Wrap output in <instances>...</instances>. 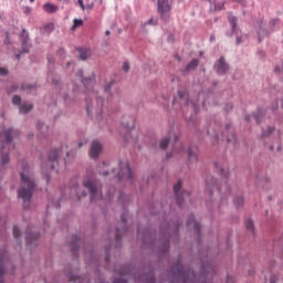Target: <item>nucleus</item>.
Segmentation results:
<instances>
[{"instance_id":"nucleus-1","label":"nucleus","mask_w":283,"mask_h":283,"mask_svg":"<svg viewBox=\"0 0 283 283\" xmlns=\"http://www.w3.org/2000/svg\"><path fill=\"white\" fill-rule=\"evenodd\" d=\"M21 177V187L18 190V198L23 200V208L30 209V200H32V193L34 191V187L36 184L33 181L32 177H30V172L28 171V164L22 165Z\"/></svg>"},{"instance_id":"nucleus-2","label":"nucleus","mask_w":283,"mask_h":283,"mask_svg":"<svg viewBox=\"0 0 283 283\" xmlns=\"http://www.w3.org/2000/svg\"><path fill=\"white\" fill-rule=\"evenodd\" d=\"M19 134L17 130L9 128L7 130L0 132V143L2 144V157H1V165H8L10 163V155L6 150L7 147L12 143V137Z\"/></svg>"},{"instance_id":"nucleus-3","label":"nucleus","mask_w":283,"mask_h":283,"mask_svg":"<svg viewBox=\"0 0 283 283\" xmlns=\"http://www.w3.org/2000/svg\"><path fill=\"white\" fill-rule=\"evenodd\" d=\"M86 112L90 114H98L101 116L103 114V97H97L95 92L91 93V99L86 98Z\"/></svg>"},{"instance_id":"nucleus-4","label":"nucleus","mask_w":283,"mask_h":283,"mask_svg":"<svg viewBox=\"0 0 283 283\" xmlns=\"http://www.w3.org/2000/svg\"><path fill=\"white\" fill-rule=\"evenodd\" d=\"M83 187H85V189L90 191L91 202H94V200H98V198L103 199V195L98 191V187L96 186V180H94V177H84Z\"/></svg>"},{"instance_id":"nucleus-5","label":"nucleus","mask_w":283,"mask_h":283,"mask_svg":"<svg viewBox=\"0 0 283 283\" xmlns=\"http://www.w3.org/2000/svg\"><path fill=\"white\" fill-rule=\"evenodd\" d=\"M114 176H117L119 181L126 180V182H132V178H134V174L132 172V168H129V163L124 161L119 163L118 170L113 169Z\"/></svg>"},{"instance_id":"nucleus-6","label":"nucleus","mask_w":283,"mask_h":283,"mask_svg":"<svg viewBox=\"0 0 283 283\" xmlns=\"http://www.w3.org/2000/svg\"><path fill=\"white\" fill-rule=\"evenodd\" d=\"M125 142L132 145L136 144L138 140V130L134 128V118H130V125L128 123L124 124Z\"/></svg>"},{"instance_id":"nucleus-7","label":"nucleus","mask_w":283,"mask_h":283,"mask_svg":"<svg viewBox=\"0 0 283 283\" xmlns=\"http://www.w3.org/2000/svg\"><path fill=\"white\" fill-rule=\"evenodd\" d=\"M180 189H182V180H178L176 185L174 186V192L176 196V201L179 207H182V201L186 198H189V192L184 191L180 193Z\"/></svg>"},{"instance_id":"nucleus-8","label":"nucleus","mask_w":283,"mask_h":283,"mask_svg":"<svg viewBox=\"0 0 283 283\" xmlns=\"http://www.w3.org/2000/svg\"><path fill=\"white\" fill-rule=\"evenodd\" d=\"M158 12L164 21H167L169 19V12H171V4L168 0H158Z\"/></svg>"},{"instance_id":"nucleus-9","label":"nucleus","mask_w":283,"mask_h":283,"mask_svg":"<svg viewBox=\"0 0 283 283\" xmlns=\"http://www.w3.org/2000/svg\"><path fill=\"white\" fill-rule=\"evenodd\" d=\"M63 154V150H53L50 153L48 158V164L45 169H55L56 165H59V157Z\"/></svg>"},{"instance_id":"nucleus-10","label":"nucleus","mask_w":283,"mask_h":283,"mask_svg":"<svg viewBox=\"0 0 283 283\" xmlns=\"http://www.w3.org/2000/svg\"><path fill=\"white\" fill-rule=\"evenodd\" d=\"M101 151H103V146L101 145V143L94 140L90 149L91 158H98Z\"/></svg>"},{"instance_id":"nucleus-11","label":"nucleus","mask_w":283,"mask_h":283,"mask_svg":"<svg viewBox=\"0 0 283 283\" xmlns=\"http://www.w3.org/2000/svg\"><path fill=\"white\" fill-rule=\"evenodd\" d=\"M76 76H77L78 81H81V83H83V85H85V87H87V85H93L94 83H96V76L94 74H92L91 77H88V78H84L82 70H80L76 73Z\"/></svg>"},{"instance_id":"nucleus-12","label":"nucleus","mask_w":283,"mask_h":283,"mask_svg":"<svg viewBox=\"0 0 283 283\" xmlns=\"http://www.w3.org/2000/svg\"><path fill=\"white\" fill-rule=\"evenodd\" d=\"M213 189H216V191L218 192L222 191V188L218 187V182L216 181V179L210 177V179L207 180V191L210 198L211 196H213Z\"/></svg>"},{"instance_id":"nucleus-13","label":"nucleus","mask_w":283,"mask_h":283,"mask_svg":"<svg viewBox=\"0 0 283 283\" xmlns=\"http://www.w3.org/2000/svg\"><path fill=\"white\" fill-rule=\"evenodd\" d=\"M187 227L188 229H193L195 233L200 235V223L196 221V217H193V214L188 218Z\"/></svg>"},{"instance_id":"nucleus-14","label":"nucleus","mask_w":283,"mask_h":283,"mask_svg":"<svg viewBox=\"0 0 283 283\" xmlns=\"http://www.w3.org/2000/svg\"><path fill=\"white\" fill-rule=\"evenodd\" d=\"M171 138L174 143H178V136H176V134L174 133H170L168 137H165L160 140V144H159L160 149H167V147H169V143H171Z\"/></svg>"},{"instance_id":"nucleus-15","label":"nucleus","mask_w":283,"mask_h":283,"mask_svg":"<svg viewBox=\"0 0 283 283\" xmlns=\"http://www.w3.org/2000/svg\"><path fill=\"white\" fill-rule=\"evenodd\" d=\"M223 136H227V143H237L238 140V138H235V133H233V127H231V124H227Z\"/></svg>"},{"instance_id":"nucleus-16","label":"nucleus","mask_w":283,"mask_h":283,"mask_svg":"<svg viewBox=\"0 0 283 283\" xmlns=\"http://www.w3.org/2000/svg\"><path fill=\"white\" fill-rule=\"evenodd\" d=\"M217 72L218 74H227V72H229V65L224 61V57H220L219 62L217 63Z\"/></svg>"},{"instance_id":"nucleus-17","label":"nucleus","mask_w":283,"mask_h":283,"mask_svg":"<svg viewBox=\"0 0 283 283\" xmlns=\"http://www.w3.org/2000/svg\"><path fill=\"white\" fill-rule=\"evenodd\" d=\"M228 21L232 28V32L235 33V30H238V18L230 13L228 17Z\"/></svg>"},{"instance_id":"nucleus-18","label":"nucleus","mask_w":283,"mask_h":283,"mask_svg":"<svg viewBox=\"0 0 283 283\" xmlns=\"http://www.w3.org/2000/svg\"><path fill=\"white\" fill-rule=\"evenodd\" d=\"M44 12H48L49 14H54L59 10V8L52 3H45L43 4Z\"/></svg>"},{"instance_id":"nucleus-19","label":"nucleus","mask_w":283,"mask_h":283,"mask_svg":"<svg viewBox=\"0 0 283 283\" xmlns=\"http://www.w3.org/2000/svg\"><path fill=\"white\" fill-rule=\"evenodd\" d=\"M92 56V51L90 49H81L80 50V59L81 61H87Z\"/></svg>"},{"instance_id":"nucleus-20","label":"nucleus","mask_w":283,"mask_h":283,"mask_svg":"<svg viewBox=\"0 0 283 283\" xmlns=\"http://www.w3.org/2000/svg\"><path fill=\"white\" fill-rule=\"evenodd\" d=\"M34 240H39V234L38 233H30L27 231V244H32Z\"/></svg>"},{"instance_id":"nucleus-21","label":"nucleus","mask_w":283,"mask_h":283,"mask_svg":"<svg viewBox=\"0 0 283 283\" xmlns=\"http://www.w3.org/2000/svg\"><path fill=\"white\" fill-rule=\"evenodd\" d=\"M31 109H32V104L24 103L23 105L20 106V114H28V112H31Z\"/></svg>"},{"instance_id":"nucleus-22","label":"nucleus","mask_w":283,"mask_h":283,"mask_svg":"<svg viewBox=\"0 0 283 283\" xmlns=\"http://www.w3.org/2000/svg\"><path fill=\"white\" fill-rule=\"evenodd\" d=\"M199 61L198 60H192L187 66H186V72H191V70H196V67H198L199 65Z\"/></svg>"},{"instance_id":"nucleus-23","label":"nucleus","mask_w":283,"mask_h":283,"mask_svg":"<svg viewBox=\"0 0 283 283\" xmlns=\"http://www.w3.org/2000/svg\"><path fill=\"white\" fill-rule=\"evenodd\" d=\"M188 158L189 160L197 161L198 160V153H196L193 149H188Z\"/></svg>"},{"instance_id":"nucleus-24","label":"nucleus","mask_w":283,"mask_h":283,"mask_svg":"<svg viewBox=\"0 0 283 283\" xmlns=\"http://www.w3.org/2000/svg\"><path fill=\"white\" fill-rule=\"evenodd\" d=\"M6 260V252L0 253V277H3V274L6 273L3 271V261Z\"/></svg>"},{"instance_id":"nucleus-25","label":"nucleus","mask_w":283,"mask_h":283,"mask_svg":"<svg viewBox=\"0 0 283 283\" xmlns=\"http://www.w3.org/2000/svg\"><path fill=\"white\" fill-rule=\"evenodd\" d=\"M43 31L45 32V34H50L51 32H53L54 31V23H52V22L46 23L43 27Z\"/></svg>"},{"instance_id":"nucleus-26","label":"nucleus","mask_w":283,"mask_h":283,"mask_svg":"<svg viewBox=\"0 0 283 283\" xmlns=\"http://www.w3.org/2000/svg\"><path fill=\"white\" fill-rule=\"evenodd\" d=\"M71 192L75 193L77 200H81V190L78 189V185L72 186Z\"/></svg>"},{"instance_id":"nucleus-27","label":"nucleus","mask_w":283,"mask_h":283,"mask_svg":"<svg viewBox=\"0 0 283 283\" xmlns=\"http://www.w3.org/2000/svg\"><path fill=\"white\" fill-rule=\"evenodd\" d=\"M85 280H83V277L81 276H76V275H71L70 276V283H84Z\"/></svg>"},{"instance_id":"nucleus-28","label":"nucleus","mask_w":283,"mask_h":283,"mask_svg":"<svg viewBox=\"0 0 283 283\" xmlns=\"http://www.w3.org/2000/svg\"><path fill=\"white\" fill-rule=\"evenodd\" d=\"M216 168L220 169L221 176H223L224 178H227V176H229V170L226 169L224 166H220L219 164H216Z\"/></svg>"},{"instance_id":"nucleus-29","label":"nucleus","mask_w":283,"mask_h":283,"mask_svg":"<svg viewBox=\"0 0 283 283\" xmlns=\"http://www.w3.org/2000/svg\"><path fill=\"white\" fill-rule=\"evenodd\" d=\"M187 107H190V109H192V112H198V105L196 103H193V101H187L186 102Z\"/></svg>"},{"instance_id":"nucleus-30","label":"nucleus","mask_w":283,"mask_h":283,"mask_svg":"<svg viewBox=\"0 0 283 283\" xmlns=\"http://www.w3.org/2000/svg\"><path fill=\"white\" fill-rule=\"evenodd\" d=\"M76 242H78V235H73L72 237V244H73L72 251L73 252L78 250V244H76Z\"/></svg>"},{"instance_id":"nucleus-31","label":"nucleus","mask_w":283,"mask_h":283,"mask_svg":"<svg viewBox=\"0 0 283 283\" xmlns=\"http://www.w3.org/2000/svg\"><path fill=\"white\" fill-rule=\"evenodd\" d=\"M81 25H83V20L75 19V20L73 21L72 30H76V28H81Z\"/></svg>"},{"instance_id":"nucleus-32","label":"nucleus","mask_w":283,"mask_h":283,"mask_svg":"<svg viewBox=\"0 0 283 283\" xmlns=\"http://www.w3.org/2000/svg\"><path fill=\"white\" fill-rule=\"evenodd\" d=\"M13 237H14L15 239L21 238V231L19 230V228H18L17 226L13 227Z\"/></svg>"},{"instance_id":"nucleus-33","label":"nucleus","mask_w":283,"mask_h":283,"mask_svg":"<svg viewBox=\"0 0 283 283\" xmlns=\"http://www.w3.org/2000/svg\"><path fill=\"white\" fill-rule=\"evenodd\" d=\"M245 227L249 229V231H253V221L251 219H248L245 221Z\"/></svg>"},{"instance_id":"nucleus-34","label":"nucleus","mask_w":283,"mask_h":283,"mask_svg":"<svg viewBox=\"0 0 283 283\" xmlns=\"http://www.w3.org/2000/svg\"><path fill=\"white\" fill-rule=\"evenodd\" d=\"M244 199L242 197L237 198L234 201L235 207H242Z\"/></svg>"},{"instance_id":"nucleus-35","label":"nucleus","mask_w":283,"mask_h":283,"mask_svg":"<svg viewBox=\"0 0 283 283\" xmlns=\"http://www.w3.org/2000/svg\"><path fill=\"white\" fill-rule=\"evenodd\" d=\"M12 103L13 105H21V96H18V95L13 96Z\"/></svg>"},{"instance_id":"nucleus-36","label":"nucleus","mask_w":283,"mask_h":283,"mask_svg":"<svg viewBox=\"0 0 283 283\" xmlns=\"http://www.w3.org/2000/svg\"><path fill=\"white\" fill-rule=\"evenodd\" d=\"M145 283H156V279L154 277V274L150 273V275L146 277Z\"/></svg>"},{"instance_id":"nucleus-37","label":"nucleus","mask_w":283,"mask_h":283,"mask_svg":"<svg viewBox=\"0 0 283 283\" xmlns=\"http://www.w3.org/2000/svg\"><path fill=\"white\" fill-rule=\"evenodd\" d=\"M146 25H158V20L151 18L150 20L147 21Z\"/></svg>"},{"instance_id":"nucleus-38","label":"nucleus","mask_w":283,"mask_h":283,"mask_svg":"<svg viewBox=\"0 0 283 283\" xmlns=\"http://www.w3.org/2000/svg\"><path fill=\"white\" fill-rule=\"evenodd\" d=\"M22 45H23L22 53L28 54V52H30V50L25 49V45H28V40H24V41L22 42Z\"/></svg>"},{"instance_id":"nucleus-39","label":"nucleus","mask_w":283,"mask_h":283,"mask_svg":"<svg viewBox=\"0 0 283 283\" xmlns=\"http://www.w3.org/2000/svg\"><path fill=\"white\" fill-rule=\"evenodd\" d=\"M0 76H8V70L0 67Z\"/></svg>"},{"instance_id":"nucleus-40","label":"nucleus","mask_w":283,"mask_h":283,"mask_svg":"<svg viewBox=\"0 0 283 283\" xmlns=\"http://www.w3.org/2000/svg\"><path fill=\"white\" fill-rule=\"evenodd\" d=\"M274 129L275 128L273 126L268 127V134L263 133V136H269V134H273Z\"/></svg>"},{"instance_id":"nucleus-41","label":"nucleus","mask_w":283,"mask_h":283,"mask_svg":"<svg viewBox=\"0 0 283 283\" xmlns=\"http://www.w3.org/2000/svg\"><path fill=\"white\" fill-rule=\"evenodd\" d=\"M185 96H187V92H185V91H178V97H179V98H185Z\"/></svg>"},{"instance_id":"nucleus-42","label":"nucleus","mask_w":283,"mask_h":283,"mask_svg":"<svg viewBox=\"0 0 283 283\" xmlns=\"http://www.w3.org/2000/svg\"><path fill=\"white\" fill-rule=\"evenodd\" d=\"M123 70H124V72H129V63L124 62Z\"/></svg>"},{"instance_id":"nucleus-43","label":"nucleus","mask_w":283,"mask_h":283,"mask_svg":"<svg viewBox=\"0 0 283 283\" xmlns=\"http://www.w3.org/2000/svg\"><path fill=\"white\" fill-rule=\"evenodd\" d=\"M115 240H120V229H116Z\"/></svg>"},{"instance_id":"nucleus-44","label":"nucleus","mask_w":283,"mask_h":283,"mask_svg":"<svg viewBox=\"0 0 283 283\" xmlns=\"http://www.w3.org/2000/svg\"><path fill=\"white\" fill-rule=\"evenodd\" d=\"M113 283H127L125 279H115Z\"/></svg>"},{"instance_id":"nucleus-45","label":"nucleus","mask_w":283,"mask_h":283,"mask_svg":"<svg viewBox=\"0 0 283 283\" xmlns=\"http://www.w3.org/2000/svg\"><path fill=\"white\" fill-rule=\"evenodd\" d=\"M78 6L81 7L82 10H85V4L83 3V0H77Z\"/></svg>"},{"instance_id":"nucleus-46","label":"nucleus","mask_w":283,"mask_h":283,"mask_svg":"<svg viewBox=\"0 0 283 283\" xmlns=\"http://www.w3.org/2000/svg\"><path fill=\"white\" fill-rule=\"evenodd\" d=\"M4 43H6V44L10 43V34H9L8 32L6 33Z\"/></svg>"},{"instance_id":"nucleus-47","label":"nucleus","mask_w":283,"mask_h":283,"mask_svg":"<svg viewBox=\"0 0 283 283\" xmlns=\"http://www.w3.org/2000/svg\"><path fill=\"white\" fill-rule=\"evenodd\" d=\"M112 85L113 83L111 82V84H108L107 86H105L104 91L107 93L109 92V90H112Z\"/></svg>"},{"instance_id":"nucleus-48","label":"nucleus","mask_w":283,"mask_h":283,"mask_svg":"<svg viewBox=\"0 0 283 283\" xmlns=\"http://www.w3.org/2000/svg\"><path fill=\"white\" fill-rule=\"evenodd\" d=\"M235 280H233V276H228L227 279V283H234Z\"/></svg>"},{"instance_id":"nucleus-49","label":"nucleus","mask_w":283,"mask_h":283,"mask_svg":"<svg viewBox=\"0 0 283 283\" xmlns=\"http://www.w3.org/2000/svg\"><path fill=\"white\" fill-rule=\"evenodd\" d=\"M32 85H22V90H32Z\"/></svg>"},{"instance_id":"nucleus-50","label":"nucleus","mask_w":283,"mask_h":283,"mask_svg":"<svg viewBox=\"0 0 283 283\" xmlns=\"http://www.w3.org/2000/svg\"><path fill=\"white\" fill-rule=\"evenodd\" d=\"M164 251H169V242H166V243L164 244Z\"/></svg>"},{"instance_id":"nucleus-51","label":"nucleus","mask_w":283,"mask_h":283,"mask_svg":"<svg viewBox=\"0 0 283 283\" xmlns=\"http://www.w3.org/2000/svg\"><path fill=\"white\" fill-rule=\"evenodd\" d=\"M122 223H124V224L127 223V219L125 218V214H122Z\"/></svg>"},{"instance_id":"nucleus-52","label":"nucleus","mask_w":283,"mask_h":283,"mask_svg":"<svg viewBox=\"0 0 283 283\" xmlns=\"http://www.w3.org/2000/svg\"><path fill=\"white\" fill-rule=\"evenodd\" d=\"M253 118H255L256 123H260V115H253Z\"/></svg>"},{"instance_id":"nucleus-53","label":"nucleus","mask_w":283,"mask_h":283,"mask_svg":"<svg viewBox=\"0 0 283 283\" xmlns=\"http://www.w3.org/2000/svg\"><path fill=\"white\" fill-rule=\"evenodd\" d=\"M242 43V38H237V45H240Z\"/></svg>"},{"instance_id":"nucleus-54","label":"nucleus","mask_w":283,"mask_h":283,"mask_svg":"<svg viewBox=\"0 0 283 283\" xmlns=\"http://www.w3.org/2000/svg\"><path fill=\"white\" fill-rule=\"evenodd\" d=\"M36 126H38V129H41L43 127V124L39 122Z\"/></svg>"},{"instance_id":"nucleus-55","label":"nucleus","mask_w":283,"mask_h":283,"mask_svg":"<svg viewBox=\"0 0 283 283\" xmlns=\"http://www.w3.org/2000/svg\"><path fill=\"white\" fill-rule=\"evenodd\" d=\"M99 174H103L104 176H108V171H99Z\"/></svg>"},{"instance_id":"nucleus-56","label":"nucleus","mask_w":283,"mask_h":283,"mask_svg":"<svg viewBox=\"0 0 283 283\" xmlns=\"http://www.w3.org/2000/svg\"><path fill=\"white\" fill-rule=\"evenodd\" d=\"M106 36H109L111 32L109 31H105Z\"/></svg>"},{"instance_id":"nucleus-57","label":"nucleus","mask_w":283,"mask_h":283,"mask_svg":"<svg viewBox=\"0 0 283 283\" xmlns=\"http://www.w3.org/2000/svg\"><path fill=\"white\" fill-rule=\"evenodd\" d=\"M82 196H83V197L87 196V192L82 191Z\"/></svg>"},{"instance_id":"nucleus-58","label":"nucleus","mask_w":283,"mask_h":283,"mask_svg":"<svg viewBox=\"0 0 283 283\" xmlns=\"http://www.w3.org/2000/svg\"><path fill=\"white\" fill-rule=\"evenodd\" d=\"M234 1H237L238 3H242V1H244V0H234Z\"/></svg>"},{"instance_id":"nucleus-59","label":"nucleus","mask_w":283,"mask_h":283,"mask_svg":"<svg viewBox=\"0 0 283 283\" xmlns=\"http://www.w3.org/2000/svg\"><path fill=\"white\" fill-rule=\"evenodd\" d=\"M262 41V36L261 35H259V43Z\"/></svg>"},{"instance_id":"nucleus-60","label":"nucleus","mask_w":283,"mask_h":283,"mask_svg":"<svg viewBox=\"0 0 283 283\" xmlns=\"http://www.w3.org/2000/svg\"><path fill=\"white\" fill-rule=\"evenodd\" d=\"M46 182H50V177L46 176Z\"/></svg>"},{"instance_id":"nucleus-61","label":"nucleus","mask_w":283,"mask_h":283,"mask_svg":"<svg viewBox=\"0 0 283 283\" xmlns=\"http://www.w3.org/2000/svg\"><path fill=\"white\" fill-rule=\"evenodd\" d=\"M78 147H83V143H80V144H78Z\"/></svg>"},{"instance_id":"nucleus-62","label":"nucleus","mask_w":283,"mask_h":283,"mask_svg":"<svg viewBox=\"0 0 283 283\" xmlns=\"http://www.w3.org/2000/svg\"><path fill=\"white\" fill-rule=\"evenodd\" d=\"M167 158H171V155L168 154V155H167Z\"/></svg>"},{"instance_id":"nucleus-63","label":"nucleus","mask_w":283,"mask_h":283,"mask_svg":"<svg viewBox=\"0 0 283 283\" xmlns=\"http://www.w3.org/2000/svg\"><path fill=\"white\" fill-rule=\"evenodd\" d=\"M122 275H125V272H119Z\"/></svg>"},{"instance_id":"nucleus-64","label":"nucleus","mask_w":283,"mask_h":283,"mask_svg":"<svg viewBox=\"0 0 283 283\" xmlns=\"http://www.w3.org/2000/svg\"><path fill=\"white\" fill-rule=\"evenodd\" d=\"M245 120H249V116H245Z\"/></svg>"}]
</instances>
